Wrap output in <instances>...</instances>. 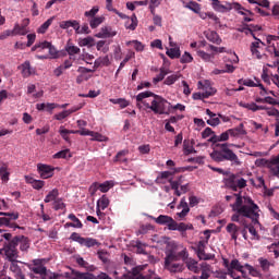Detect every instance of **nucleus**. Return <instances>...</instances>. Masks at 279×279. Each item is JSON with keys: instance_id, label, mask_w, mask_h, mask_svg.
<instances>
[{"instance_id": "nucleus-63", "label": "nucleus", "mask_w": 279, "mask_h": 279, "mask_svg": "<svg viewBox=\"0 0 279 279\" xmlns=\"http://www.w3.org/2000/svg\"><path fill=\"white\" fill-rule=\"evenodd\" d=\"M45 49H48L49 54L51 56V58H53V59L58 58V50L56 49V47H53L51 45V43L48 41V47H45Z\"/></svg>"}, {"instance_id": "nucleus-20", "label": "nucleus", "mask_w": 279, "mask_h": 279, "mask_svg": "<svg viewBox=\"0 0 279 279\" xmlns=\"http://www.w3.org/2000/svg\"><path fill=\"white\" fill-rule=\"evenodd\" d=\"M178 209H182L180 213H178V217H180L181 219H184V217H186L189 215V213H191V208H189V203H186L185 198H182Z\"/></svg>"}, {"instance_id": "nucleus-64", "label": "nucleus", "mask_w": 279, "mask_h": 279, "mask_svg": "<svg viewBox=\"0 0 279 279\" xmlns=\"http://www.w3.org/2000/svg\"><path fill=\"white\" fill-rule=\"evenodd\" d=\"M65 207H66V205H64V202H62V198H58L53 203L54 210H64Z\"/></svg>"}, {"instance_id": "nucleus-62", "label": "nucleus", "mask_w": 279, "mask_h": 279, "mask_svg": "<svg viewBox=\"0 0 279 279\" xmlns=\"http://www.w3.org/2000/svg\"><path fill=\"white\" fill-rule=\"evenodd\" d=\"M97 51H102V53H108V47H106V40H99L96 44Z\"/></svg>"}, {"instance_id": "nucleus-44", "label": "nucleus", "mask_w": 279, "mask_h": 279, "mask_svg": "<svg viewBox=\"0 0 279 279\" xmlns=\"http://www.w3.org/2000/svg\"><path fill=\"white\" fill-rule=\"evenodd\" d=\"M166 53L171 60H175V58H180L181 56L180 48L178 47L168 49Z\"/></svg>"}, {"instance_id": "nucleus-53", "label": "nucleus", "mask_w": 279, "mask_h": 279, "mask_svg": "<svg viewBox=\"0 0 279 279\" xmlns=\"http://www.w3.org/2000/svg\"><path fill=\"white\" fill-rule=\"evenodd\" d=\"M238 84H240L242 86H248V88H256V83L250 78H247V80L240 78L238 81Z\"/></svg>"}, {"instance_id": "nucleus-56", "label": "nucleus", "mask_w": 279, "mask_h": 279, "mask_svg": "<svg viewBox=\"0 0 279 279\" xmlns=\"http://www.w3.org/2000/svg\"><path fill=\"white\" fill-rule=\"evenodd\" d=\"M198 58H202V60H204V62H210L213 54L204 51V50H198L197 52Z\"/></svg>"}, {"instance_id": "nucleus-47", "label": "nucleus", "mask_w": 279, "mask_h": 279, "mask_svg": "<svg viewBox=\"0 0 279 279\" xmlns=\"http://www.w3.org/2000/svg\"><path fill=\"white\" fill-rule=\"evenodd\" d=\"M179 80V74H172L165 80L163 84H166V86H173V84L177 83Z\"/></svg>"}, {"instance_id": "nucleus-30", "label": "nucleus", "mask_w": 279, "mask_h": 279, "mask_svg": "<svg viewBox=\"0 0 279 279\" xmlns=\"http://www.w3.org/2000/svg\"><path fill=\"white\" fill-rule=\"evenodd\" d=\"M78 46L88 47V49H90V47H95V38H93L92 36L78 38Z\"/></svg>"}, {"instance_id": "nucleus-48", "label": "nucleus", "mask_w": 279, "mask_h": 279, "mask_svg": "<svg viewBox=\"0 0 279 279\" xmlns=\"http://www.w3.org/2000/svg\"><path fill=\"white\" fill-rule=\"evenodd\" d=\"M169 75V70L160 69V73L153 78L154 84H158V82H162L165 76Z\"/></svg>"}, {"instance_id": "nucleus-25", "label": "nucleus", "mask_w": 279, "mask_h": 279, "mask_svg": "<svg viewBox=\"0 0 279 279\" xmlns=\"http://www.w3.org/2000/svg\"><path fill=\"white\" fill-rule=\"evenodd\" d=\"M226 230L233 241H236L239 239V226L234 225L233 222H230L226 227Z\"/></svg>"}, {"instance_id": "nucleus-17", "label": "nucleus", "mask_w": 279, "mask_h": 279, "mask_svg": "<svg viewBox=\"0 0 279 279\" xmlns=\"http://www.w3.org/2000/svg\"><path fill=\"white\" fill-rule=\"evenodd\" d=\"M10 271L14 274L16 279H25V275H23V270H21V266L19 265V260L14 259L11 262Z\"/></svg>"}, {"instance_id": "nucleus-3", "label": "nucleus", "mask_w": 279, "mask_h": 279, "mask_svg": "<svg viewBox=\"0 0 279 279\" xmlns=\"http://www.w3.org/2000/svg\"><path fill=\"white\" fill-rule=\"evenodd\" d=\"M189 258V252L186 248L181 251L172 250L167 253L165 258V269L170 271V274H178L184 269V265L178 263V260H186Z\"/></svg>"}, {"instance_id": "nucleus-41", "label": "nucleus", "mask_w": 279, "mask_h": 279, "mask_svg": "<svg viewBox=\"0 0 279 279\" xmlns=\"http://www.w3.org/2000/svg\"><path fill=\"white\" fill-rule=\"evenodd\" d=\"M104 23V17L102 16H97V17H92L89 19V27L92 29H97Z\"/></svg>"}, {"instance_id": "nucleus-36", "label": "nucleus", "mask_w": 279, "mask_h": 279, "mask_svg": "<svg viewBox=\"0 0 279 279\" xmlns=\"http://www.w3.org/2000/svg\"><path fill=\"white\" fill-rule=\"evenodd\" d=\"M170 230H178V232H186L189 230V226L184 222L178 223L175 220L170 226Z\"/></svg>"}, {"instance_id": "nucleus-60", "label": "nucleus", "mask_w": 279, "mask_h": 279, "mask_svg": "<svg viewBox=\"0 0 279 279\" xmlns=\"http://www.w3.org/2000/svg\"><path fill=\"white\" fill-rule=\"evenodd\" d=\"M245 269H247V271L251 274V276H254L255 278H259L260 271H258L252 265L245 264Z\"/></svg>"}, {"instance_id": "nucleus-23", "label": "nucleus", "mask_w": 279, "mask_h": 279, "mask_svg": "<svg viewBox=\"0 0 279 279\" xmlns=\"http://www.w3.org/2000/svg\"><path fill=\"white\" fill-rule=\"evenodd\" d=\"M229 134L230 136H233L234 138H236L239 136H245L247 132L245 131V125H243V123H240L239 126L229 129Z\"/></svg>"}, {"instance_id": "nucleus-11", "label": "nucleus", "mask_w": 279, "mask_h": 279, "mask_svg": "<svg viewBox=\"0 0 279 279\" xmlns=\"http://www.w3.org/2000/svg\"><path fill=\"white\" fill-rule=\"evenodd\" d=\"M169 182H170L171 189H173L174 191V195H177L178 197H180L182 193H186L189 191V184L181 185L182 178H180L178 181H173V179H170Z\"/></svg>"}, {"instance_id": "nucleus-31", "label": "nucleus", "mask_w": 279, "mask_h": 279, "mask_svg": "<svg viewBox=\"0 0 279 279\" xmlns=\"http://www.w3.org/2000/svg\"><path fill=\"white\" fill-rule=\"evenodd\" d=\"M206 38L209 43H214V45H221V37H219V34L215 31L208 32Z\"/></svg>"}, {"instance_id": "nucleus-51", "label": "nucleus", "mask_w": 279, "mask_h": 279, "mask_svg": "<svg viewBox=\"0 0 279 279\" xmlns=\"http://www.w3.org/2000/svg\"><path fill=\"white\" fill-rule=\"evenodd\" d=\"M45 47H49V41H41L32 47L31 51H45Z\"/></svg>"}, {"instance_id": "nucleus-34", "label": "nucleus", "mask_w": 279, "mask_h": 279, "mask_svg": "<svg viewBox=\"0 0 279 279\" xmlns=\"http://www.w3.org/2000/svg\"><path fill=\"white\" fill-rule=\"evenodd\" d=\"M185 8L187 10H191L192 12H194L195 14H199V12H202V5L195 1H190L185 4Z\"/></svg>"}, {"instance_id": "nucleus-6", "label": "nucleus", "mask_w": 279, "mask_h": 279, "mask_svg": "<svg viewBox=\"0 0 279 279\" xmlns=\"http://www.w3.org/2000/svg\"><path fill=\"white\" fill-rule=\"evenodd\" d=\"M255 167H259V169H268L272 175H279V154L270 159H256Z\"/></svg>"}, {"instance_id": "nucleus-45", "label": "nucleus", "mask_w": 279, "mask_h": 279, "mask_svg": "<svg viewBox=\"0 0 279 279\" xmlns=\"http://www.w3.org/2000/svg\"><path fill=\"white\" fill-rule=\"evenodd\" d=\"M199 271H202V276H205L207 278H210V265L206 262H203L201 264Z\"/></svg>"}, {"instance_id": "nucleus-15", "label": "nucleus", "mask_w": 279, "mask_h": 279, "mask_svg": "<svg viewBox=\"0 0 279 279\" xmlns=\"http://www.w3.org/2000/svg\"><path fill=\"white\" fill-rule=\"evenodd\" d=\"M154 96V92H149V90H146V92H142L140 93L135 99H136V107L140 109V110H143V106L145 108V104H149L147 100L145 99H148V97H151Z\"/></svg>"}, {"instance_id": "nucleus-55", "label": "nucleus", "mask_w": 279, "mask_h": 279, "mask_svg": "<svg viewBox=\"0 0 279 279\" xmlns=\"http://www.w3.org/2000/svg\"><path fill=\"white\" fill-rule=\"evenodd\" d=\"M68 219H71V221H73L72 223H74V225H71V228H82L83 226L82 221H80L74 214H70L68 216Z\"/></svg>"}, {"instance_id": "nucleus-12", "label": "nucleus", "mask_w": 279, "mask_h": 279, "mask_svg": "<svg viewBox=\"0 0 279 279\" xmlns=\"http://www.w3.org/2000/svg\"><path fill=\"white\" fill-rule=\"evenodd\" d=\"M31 271L33 274H36L37 276H40L41 278H45L47 276V267L43 265L40 259H34L33 265L29 266Z\"/></svg>"}, {"instance_id": "nucleus-57", "label": "nucleus", "mask_w": 279, "mask_h": 279, "mask_svg": "<svg viewBox=\"0 0 279 279\" xmlns=\"http://www.w3.org/2000/svg\"><path fill=\"white\" fill-rule=\"evenodd\" d=\"M53 158H71V150L64 149L53 155Z\"/></svg>"}, {"instance_id": "nucleus-28", "label": "nucleus", "mask_w": 279, "mask_h": 279, "mask_svg": "<svg viewBox=\"0 0 279 279\" xmlns=\"http://www.w3.org/2000/svg\"><path fill=\"white\" fill-rule=\"evenodd\" d=\"M241 108H245L246 110H251L252 112H258V110H267V107L256 105V102L245 104L240 102Z\"/></svg>"}, {"instance_id": "nucleus-50", "label": "nucleus", "mask_w": 279, "mask_h": 279, "mask_svg": "<svg viewBox=\"0 0 279 279\" xmlns=\"http://www.w3.org/2000/svg\"><path fill=\"white\" fill-rule=\"evenodd\" d=\"M125 156H128V150H120L116 157L114 161L116 162H128V159H125Z\"/></svg>"}, {"instance_id": "nucleus-29", "label": "nucleus", "mask_w": 279, "mask_h": 279, "mask_svg": "<svg viewBox=\"0 0 279 279\" xmlns=\"http://www.w3.org/2000/svg\"><path fill=\"white\" fill-rule=\"evenodd\" d=\"M58 169H60V168H53V167H51L49 165H45V163L37 165V171H38V173H40V175H45V173H51Z\"/></svg>"}, {"instance_id": "nucleus-19", "label": "nucleus", "mask_w": 279, "mask_h": 279, "mask_svg": "<svg viewBox=\"0 0 279 279\" xmlns=\"http://www.w3.org/2000/svg\"><path fill=\"white\" fill-rule=\"evenodd\" d=\"M156 223L159 226H168V230H171V226H173L174 220L171 216L160 215L159 217L155 218Z\"/></svg>"}, {"instance_id": "nucleus-22", "label": "nucleus", "mask_w": 279, "mask_h": 279, "mask_svg": "<svg viewBox=\"0 0 279 279\" xmlns=\"http://www.w3.org/2000/svg\"><path fill=\"white\" fill-rule=\"evenodd\" d=\"M24 178L27 184H31L36 191H40L45 186V181L43 180L33 179L31 175H25Z\"/></svg>"}, {"instance_id": "nucleus-58", "label": "nucleus", "mask_w": 279, "mask_h": 279, "mask_svg": "<svg viewBox=\"0 0 279 279\" xmlns=\"http://www.w3.org/2000/svg\"><path fill=\"white\" fill-rule=\"evenodd\" d=\"M181 64H189L193 62V56H191L189 52H184L183 56L180 59Z\"/></svg>"}, {"instance_id": "nucleus-39", "label": "nucleus", "mask_w": 279, "mask_h": 279, "mask_svg": "<svg viewBox=\"0 0 279 279\" xmlns=\"http://www.w3.org/2000/svg\"><path fill=\"white\" fill-rule=\"evenodd\" d=\"M81 245H85V247H95V245L99 246L101 245V243L93 238H83V242Z\"/></svg>"}, {"instance_id": "nucleus-49", "label": "nucleus", "mask_w": 279, "mask_h": 279, "mask_svg": "<svg viewBox=\"0 0 279 279\" xmlns=\"http://www.w3.org/2000/svg\"><path fill=\"white\" fill-rule=\"evenodd\" d=\"M135 53L134 52H130L129 54H126V57L122 60V62L119 65V69L116 72V75H119L121 69H123V66H125V64H128L129 60H132V58H134Z\"/></svg>"}, {"instance_id": "nucleus-54", "label": "nucleus", "mask_w": 279, "mask_h": 279, "mask_svg": "<svg viewBox=\"0 0 279 279\" xmlns=\"http://www.w3.org/2000/svg\"><path fill=\"white\" fill-rule=\"evenodd\" d=\"M13 33L15 35L25 36V34H27V28H25V26H21L19 24H15V26L13 28Z\"/></svg>"}, {"instance_id": "nucleus-59", "label": "nucleus", "mask_w": 279, "mask_h": 279, "mask_svg": "<svg viewBox=\"0 0 279 279\" xmlns=\"http://www.w3.org/2000/svg\"><path fill=\"white\" fill-rule=\"evenodd\" d=\"M221 123V120L219 119V116H215L214 118H209L207 120V125H210L211 128H217Z\"/></svg>"}, {"instance_id": "nucleus-16", "label": "nucleus", "mask_w": 279, "mask_h": 279, "mask_svg": "<svg viewBox=\"0 0 279 279\" xmlns=\"http://www.w3.org/2000/svg\"><path fill=\"white\" fill-rule=\"evenodd\" d=\"M95 36L96 38H114L117 31H113L111 26H104Z\"/></svg>"}, {"instance_id": "nucleus-61", "label": "nucleus", "mask_w": 279, "mask_h": 279, "mask_svg": "<svg viewBox=\"0 0 279 279\" xmlns=\"http://www.w3.org/2000/svg\"><path fill=\"white\" fill-rule=\"evenodd\" d=\"M92 137H93V141H98L99 143H104V142L108 141V137H106L95 131L92 132Z\"/></svg>"}, {"instance_id": "nucleus-8", "label": "nucleus", "mask_w": 279, "mask_h": 279, "mask_svg": "<svg viewBox=\"0 0 279 279\" xmlns=\"http://www.w3.org/2000/svg\"><path fill=\"white\" fill-rule=\"evenodd\" d=\"M145 269V266H137L132 268L124 278L126 279H160V277L156 276L154 272H150L148 276H143L141 272Z\"/></svg>"}, {"instance_id": "nucleus-26", "label": "nucleus", "mask_w": 279, "mask_h": 279, "mask_svg": "<svg viewBox=\"0 0 279 279\" xmlns=\"http://www.w3.org/2000/svg\"><path fill=\"white\" fill-rule=\"evenodd\" d=\"M126 19L129 20L125 22L126 29H131V32H134V29L138 27V17H136V14L133 13L131 17L128 16Z\"/></svg>"}, {"instance_id": "nucleus-43", "label": "nucleus", "mask_w": 279, "mask_h": 279, "mask_svg": "<svg viewBox=\"0 0 279 279\" xmlns=\"http://www.w3.org/2000/svg\"><path fill=\"white\" fill-rule=\"evenodd\" d=\"M109 101L110 104L120 106V108H128L130 106V101L124 98H111Z\"/></svg>"}, {"instance_id": "nucleus-10", "label": "nucleus", "mask_w": 279, "mask_h": 279, "mask_svg": "<svg viewBox=\"0 0 279 279\" xmlns=\"http://www.w3.org/2000/svg\"><path fill=\"white\" fill-rule=\"evenodd\" d=\"M112 186H114V181H106L104 183H93L89 187V192L92 195H95L97 191H100L101 193H108Z\"/></svg>"}, {"instance_id": "nucleus-9", "label": "nucleus", "mask_w": 279, "mask_h": 279, "mask_svg": "<svg viewBox=\"0 0 279 279\" xmlns=\"http://www.w3.org/2000/svg\"><path fill=\"white\" fill-rule=\"evenodd\" d=\"M247 182L245 179H239L234 175H230L229 178L225 179V186L228 189H232V191H236V189H245Z\"/></svg>"}, {"instance_id": "nucleus-24", "label": "nucleus", "mask_w": 279, "mask_h": 279, "mask_svg": "<svg viewBox=\"0 0 279 279\" xmlns=\"http://www.w3.org/2000/svg\"><path fill=\"white\" fill-rule=\"evenodd\" d=\"M203 98L208 99V97H213V95H217V88L210 86V82L206 81L203 85Z\"/></svg>"}, {"instance_id": "nucleus-4", "label": "nucleus", "mask_w": 279, "mask_h": 279, "mask_svg": "<svg viewBox=\"0 0 279 279\" xmlns=\"http://www.w3.org/2000/svg\"><path fill=\"white\" fill-rule=\"evenodd\" d=\"M150 97H153L150 104L144 102L146 110H151L155 114H169V106H171V102L156 94Z\"/></svg>"}, {"instance_id": "nucleus-21", "label": "nucleus", "mask_w": 279, "mask_h": 279, "mask_svg": "<svg viewBox=\"0 0 279 279\" xmlns=\"http://www.w3.org/2000/svg\"><path fill=\"white\" fill-rule=\"evenodd\" d=\"M19 69L21 70L23 77H29V75H34V69H32V63H29V61L22 63Z\"/></svg>"}, {"instance_id": "nucleus-7", "label": "nucleus", "mask_w": 279, "mask_h": 279, "mask_svg": "<svg viewBox=\"0 0 279 279\" xmlns=\"http://www.w3.org/2000/svg\"><path fill=\"white\" fill-rule=\"evenodd\" d=\"M17 245H19V236L14 238L11 242H9L2 248V252H4L8 260L14 262L16 260V258H19V251H16Z\"/></svg>"}, {"instance_id": "nucleus-52", "label": "nucleus", "mask_w": 279, "mask_h": 279, "mask_svg": "<svg viewBox=\"0 0 279 279\" xmlns=\"http://www.w3.org/2000/svg\"><path fill=\"white\" fill-rule=\"evenodd\" d=\"M99 12V7H93L89 11H85L84 16L87 19H95Z\"/></svg>"}, {"instance_id": "nucleus-37", "label": "nucleus", "mask_w": 279, "mask_h": 279, "mask_svg": "<svg viewBox=\"0 0 279 279\" xmlns=\"http://www.w3.org/2000/svg\"><path fill=\"white\" fill-rule=\"evenodd\" d=\"M12 220L11 217H3V218H0V228L2 226H5L7 228H19V226L10 222ZM1 232H3V230L0 229V234Z\"/></svg>"}, {"instance_id": "nucleus-5", "label": "nucleus", "mask_w": 279, "mask_h": 279, "mask_svg": "<svg viewBox=\"0 0 279 279\" xmlns=\"http://www.w3.org/2000/svg\"><path fill=\"white\" fill-rule=\"evenodd\" d=\"M211 1V8L215 10V12H220V13H226V12H230L231 10H236V12H239V14H242L243 16H245V12H243V10H245L239 2H225L221 3V1L219 0H210Z\"/></svg>"}, {"instance_id": "nucleus-1", "label": "nucleus", "mask_w": 279, "mask_h": 279, "mask_svg": "<svg viewBox=\"0 0 279 279\" xmlns=\"http://www.w3.org/2000/svg\"><path fill=\"white\" fill-rule=\"evenodd\" d=\"M230 207L233 213L231 221L243 226L248 230L253 239L258 241L260 236L253 226H260V207L250 196H238L236 202L231 204ZM247 219H251L253 226L247 222Z\"/></svg>"}, {"instance_id": "nucleus-14", "label": "nucleus", "mask_w": 279, "mask_h": 279, "mask_svg": "<svg viewBox=\"0 0 279 279\" xmlns=\"http://www.w3.org/2000/svg\"><path fill=\"white\" fill-rule=\"evenodd\" d=\"M244 267H245V265L244 266L241 265L239 259L231 260L230 266L228 267V276L234 277V270L239 271V274H241V276H245V270H243Z\"/></svg>"}, {"instance_id": "nucleus-2", "label": "nucleus", "mask_w": 279, "mask_h": 279, "mask_svg": "<svg viewBox=\"0 0 279 279\" xmlns=\"http://www.w3.org/2000/svg\"><path fill=\"white\" fill-rule=\"evenodd\" d=\"M217 147H219V149L214 150L210 154V158L214 159L215 162H226L227 160L235 167H241V160L239 159V156H236V154L230 149V147H234V144H217Z\"/></svg>"}, {"instance_id": "nucleus-40", "label": "nucleus", "mask_w": 279, "mask_h": 279, "mask_svg": "<svg viewBox=\"0 0 279 279\" xmlns=\"http://www.w3.org/2000/svg\"><path fill=\"white\" fill-rule=\"evenodd\" d=\"M258 263L263 271H269V268L274 267V262H270L269 259H265L263 257L258 259Z\"/></svg>"}, {"instance_id": "nucleus-32", "label": "nucleus", "mask_w": 279, "mask_h": 279, "mask_svg": "<svg viewBox=\"0 0 279 279\" xmlns=\"http://www.w3.org/2000/svg\"><path fill=\"white\" fill-rule=\"evenodd\" d=\"M60 195V192H58V189H53L52 191H50L47 195H46V197H45V199H44V202H45V204H49V203H51V202H56L59 197Z\"/></svg>"}, {"instance_id": "nucleus-42", "label": "nucleus", "mask_w": 279, "mask_h": 279, "mask_svg": "<svg viewBox=\"0 0 279 279\" xmlns=\"http://www.w3.org/2000/svg\"><path fill=\"white\" fill-rule=\"evenodd\" d=\"M110 206V199L106 197V195H102L101 198L97 201V207L101 210H106Z\"/></svg>"}, {"instance_id": "nucleus-46", "label": "nucleus", "mask_w": 279, "mask_h": 279, "mask_svg": "<svg viewBox=\"0 0 279 279\" xmlns=\"http://www.w3.org/2000/svg\"><path fill=\"white\" fill-rule=\"evenodd\" d=\"M19 243H20V250L22 252H27L29 250V241L25 236L19 238Z\"/></svg>"}, {"instance_id": "nucleus-33", "label": "nucleus", "mask_w": 279, "mask_h": 279, "mask_svg": "<svg viewBox=\"0 0 279 279\" xmlns=\"http://www.w3.org/2000/svg\"><path fill=\"white\" fill-rule=\"evenodd\" d=\"M106 9L109 11V12H113L114 14H117L120 19H128V15H125L124 13L122 12H119V10L112 8V0H106Z\"/></svg>"}, {"instance_id": "nucleus-38", "label": "nucleus", "mask_w": 279, "mask_h": 279, "mask_svg": "<svg viewBox=\"0 0 279 279\" xmlns=\"http://www.w3.org/2000/svg\"><path fill=\"white\" fill-rule=\"evenodd\" d=\"M65 51H66L68 56L72 57V56H77V53H80L81 49L77 46H73V44H66Z\"/></svg>"}, {"instance_id": "nucleus-18", "label": "nucleus", "mask_w": 279, "mask_h": 279, "mask_svg": "<svg viewBox=\"0 0 279 279\" xmlns=\"http://www.w3.org/2000/svg\"><path fill=\"white\" fill-rule=\"evenodd\" d=\"M196 254H197L199 260H213V258H215V255L208 254L204 251V242L198 243Z\"/></svg>"}, {"instance_id": "nucleus-13", "label": "nucleus", "mask_w": 279, "mask_h": 279, "mask_svg": "<svg viewBox=\"0 0 279 279\" xmlns=\"http://www.w3.org/2000/svg\"><path fill=\"white\" fill-rule=\"evenodd\" d=\"M256 41H253L250 46L251 53L256 58L257 60H263V54L260 53V49L265 47V43H263L260 39H255Z\"/></svg>"}, {"instance_id": "nucleus-27", "label": "nucleus", "mask_w": 279, "mask_h": 279, "mask_svg": "<svg viewBox=\"0 0 279 279\" xmlns=\"http://www.w3.org/2000/svg\"><path fill=\"white\" fill-rule=\"evenodd\" d=\"M183 263H185L190 271H193V274H199V265L197 264V260L187 257Z\"/></svg>"}, {"instance_id": "nucleus-35", "label": "nucleus", "mask_w": 279, "mask_h": 279, "mask_svg": "<svg viewBox=\"0 0 279 279\" xmlns=\"http://www.w3.org/2000/svg\"><path fill=\"white\" fill-rule=\"evenodd\" d=\"M54 19H56V17L52 16V17L48 19L44 24H41V25L38 27V29H37L38 34H46V33H47V29H49V27H51V24L53 23V20H54Z\"/></svg>"}]
</instances>
